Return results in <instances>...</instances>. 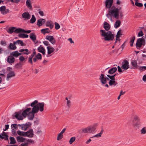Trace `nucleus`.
Wrapping results in <instances>:
<instances>
[{"instance_id":"603ef678","label":"nucleus","mask_w":146,"mask_h":146,"mask_svg":"<svg viewBox=\"0 0 146 146\" xmlns=\"http://www.w3.org/2000/svg\"><path fill=\"white\" fill-rule=\"evenodd\" d=\"M63 137V135L62 134L59 133L58 134L57 138V140H60Z\"/></svg>"},{"instance_id":"5701e85b","label":"nucleus","mask_w":146,"mask_h":146,"mask_svg":"<svg viewBox=\"0 0 146 146\" xmlns=\"http://www.w3.org/2000/svg\"><path fill=\"white\" fill-rule=\"evenodd\" d=\"M16 43L15 42V41L13 42V43H10L8 46V48L11 50H15L17 48V47L16 46Z\"/></svg>"},{"instance_id":"dca6fc26","label":"nucleus","mask_w":146,"mask_h":146,"mask_svg":"<svg viewBox=\"0 0 146 146\" xmlns=\"http://www.w3.org/2000/svg\"><path fill=\"white\" fill-rule=\"evenodd\" d=\"M131 118L133 119V122H134L135 121H140V119L139 116L134 113H133L131 114Z\"/></svg>"},{"instance_id":"a211bd4d","label":"nucleus","mask_w":146,"mask_h":146,"mask_svg":"<svg viewBox=\"0 0 146 146\" xmlns=\"http://www.w3.org/2000/svg\"><path fill=\"white\" fill-rule=\"evenodd\" d=\"M7 61L9 64H12L15 62V59L14 57L10 55L8 56Z\"/></svg>"},{"instance_id":"393cba45","label":"nucleus","mask_w":146,"mask_h":146,"mask_svg":"<svg viewBox=\"0 0 146 146\" xmlns=\"http://www.w3.org/2000/svg\"><path fill=\"white\" fill-rule=\"evenodd\" d=\"M45 22L44 19H40L38 20L37 25L39 27L41 26Z\"/></svg>"},{"instance_id":"e2e57ef3","label":"nucleus","mask_w":146,"mask_h":146,"mask_svg":"<svg viewBox=\"0 0 146 146\" xmlns=\"http://www.w3.org/2000/svg\"><path fill=\"white\" fill-rule=\"evenodd\" d=\"M143 35V33L142 31H140L138 33L137 36L140 37L142 36Z\"/></svg>"},{"instance_id":"cd10ccee","label":"nucleus","mask_w":146,"mask_h":146,"mask_svg":"<svg viewBox=\"0 0 146 146\" xmlns=\"http://www.w3.org/2000/svg\"><path fill=\"white\" fill-rule=\"evenodd\" d=\"M47 53L48 54H51L54 52L55 49L54 48L51 46H48L47 47Z\"/></svg>"},{"instance_id":"6ab92c4d","label":"nucleus","mask_w":146,"mask_h":146,"mask_svg":"<svg viewBox=\"0 0 146 146\" xmlns=\"http://www.w3.org/2000/svg\"><path fill=\"white\" fill-rule=\"evenodd\" d=\"M46 27H49L51 29H52L54 26L53 22L50 20H48L46 21Z\"/></svg>"},{"instance_id":"6e6552de","label":"nucleus","mask_w":146,"mask_h":146,"mask_svg":"<svg viewBox=\"0 0 146 146\" xmlns=\"http://www.w3.org/2000/svg\"><path fill=\"white\" fill-rule=\"evenodd\" d=\"M20 28H18L16 29V28L14 27H10L7 31V32L9 34H12L14 32L15 33H20V31H19Z\"/></svg>"},{"instance_id":"1a4fd4ad","label":"nucleus","mask_w":146,"mask_h":146,"mask_svg":"<svg viewBox=\"0 0 146 146\" xmlns=\"http://www.w3.org/2000/svg\"><path fill=\"white\" fill-rule=\"evenodd\" d=\"M31 125L30 123H26L25 124H18V125L19 126V129H21L22 130L26 131L29 128Z\"/></svg>"},{"instance_id":"3c124183","label":"nucleus","mask_w":146,"mask_h":146,"mask_svg":"<svg viewBox=\"0 0 146 146\" xmlns=\"http://www.w3.org/2000/svg\"><path fill=\"white\" fill-rule=\"evenodd\" d=\"M76 140V137H73L71 138L69 141V143L70 144H71L72 143L75 141Z\"/></svg>"},{"instance_id":"13d9d810","label":"nucleus","mask_w":146,"mask_h":146,"mask_svg":"<svg viewBox=\"0 0 146 146\" xmlns=\"http://www.w3.org/2000/svg\"><path fill=\"white\" fill-rule=\"evenodd\" d=\"M37 59L41 60L42 59V56L40 54L38 53V54L35 56Z\"/></svg>"},{"instance_id":"f3484780","label":"nucleus","mask_w":146,"mask_h":146,"mask_svg":"<svg viewBox=\"0 0 146 146\" xmlns=\"http://www.w3.org/2000/svg\"><path fill=\"white\" fill-rule=\"evenodd\" d=\"M99 80L102 84H105L107 83L106 80V77H104V75L103 74H101L99 77Z\"/></svg>"},{"instance_id":"2eb2a0df","label":"nucleus","mask_w":146,"mask_h":146,"mask_svg":"<svg viewBox=\"0 0 146 146\" xmlns=\"http://www.w3.org/2000/svg\"><path fill=\"white\" fill-rule=\"evenodd\" d=\"M15 76V72L13 71H10L7 74L6 80L9 81L10 79Z\"/></svg>"},{"instance_id":"39448f33","label":"nucleus","mask_w":146,"mask_h":146,"mask_svg":"<svg viewBox=\"0 0 146 146\" xmlns=\"http://www.w3.org/2000/svg\"><path fill=\"white\" fill-rule=\"evenodd\" d=\"M121 9V7L118 9L115 7H112L109 9L111 16L115 19H118L119 16V10Z\"/></svg>"},{"instance_id":"0eeeda50","label":"nucleus","mask_w":146,"mask_h":146,"mask_svg":"<svg viewBox=\"0 0 146 146\" xmlns=\"http://www.w3.org/2000/svg\"><path fill=\"white\" fill-rule=\"evenodd\" d=\"M145 45V40L143 37L137 39L136 46L137 49H140L142 46H144Z\"/></svg>"},{"instance_id":"412c9836","label":"nucleus","mask_w":146,"mask_h":146,"mask_svg":"<svg viewBox=\"0 0 146 146\" xmlns=\"http://www.w3.org/2000/svg\"><path fill=\"white\" fill-rule=\"evenodd\" d=\"M113 0H107L105 2L106 6L107 8H110L112 6Z\"/></svg>"},{"instance_id":"bb28decb","label":"nucleus","mask_w":146,"mask_h":146,"mask_svg":"<svg viewBox=\"0 0 146 146\" xmlns=\"http://www.w3.org/2000/svg\"><path fill=\"white\" fill-rule=\"evenodd\" d=\"M10 54L14 57H17L19 55H21V53H19L17 51H16L11 53Z\"/></svg>"},{"instance_id":"09e8293b","label":"nucleus","mask_w":146,"mask_h":146,"mask_svg":"<svg viewBox=\"0 0 146 146\" xmlns=\"http://www.w3.org/2000/svg\"><path fill=\"white\" fill-rule=\"evenodd\" d=\"M106 17L109 19H110L111 21H112V16H111V15L110 13V11L109 10L108 11V13L106 15Z\"/></svg>"},{"instance_id":"4c0bfd02","label":"nucleus","mask_w":146,"mask_h":146,"mask_svg":"<svg viewBox=\"0 0 146 146\" xmlns=\"http://www.w3.org/2000/svg\"><path fill=\"white\" fill-rule=\"evenodd\" d=\"M36 19L35 15H32V17L30 20V23L32 24L33 23L36 21Z\"/></svg>"},{"instance_id":"ddd939ff","label":"nucleus","mask_w":146,"mask_h":146,"mask_svg":"<svg viewBox=\"0 0 146 146\" xmlns=\"http://www.w3.org/2000/svg\"><path fill=\"white\" fill-rule=\"evenodd\" d=\"M0 11L3 15L6 14L9 12V10L6 9L5 6H3L0 7Z\"/></svg>"},{"instance_id":"72a5a7b5","label":"nucleus","mask_w":146,"mask_h":146,"mask_svg":"<svg viewBox=\"0 0 146 146\" xmlns=\"http://www.w3.org/2000/svg\"><path fill=\"white\" fill-rule=\"evenodd\" d=\"M109 84L110 86L114 85V86H115L117 84V83L115 81V80H110V81L109 82Z\"/></svg>"},{"instance_id":"b1692460","label":"nucleus","mask_w":146,"mask_h":146,"mask_svg":"<svg viewBox=\"0 0 146 146\" xmlns=\"http://www.w3.org/2000/svg\"><path fill=\"white\" fill-rule=\"evenodd\" d=\"M29 37L31 39L33 42H35V41L36 40V36L35 34V33H30L29 35ZM37 42H37L35 43H36Z\"/></svg>"},{"instance_id":"c85d7f7f","label":"nucleus","mask_w":146,"mask_h":146,"mask_svg":"<svg viewBox=\"0 0 146 146\" xmlns=\"http://www.w3.org/2000/svg\"><path fill=\"white\" fill-rule=\"evenodd\" d=\"M38 50L39 52L42 53L43 55H45V50L41 45L38 47Z\"/></svg>"},{"instance_id":"f257e3e1","label":"nucleus","mask_w":146,"mask_h":146,"mask_svg":"<svg viewBox=\"0 0 146 146\" xmlns=\"http://www.w3.org/2000/svg\"><path fill=\"white\" fill-rule=\"evenodd\" d=\"M37 100H35L28 106H31L33 108H28L29 109L26 111V117L27 115L28 118L30 120H33L35 117V114L38 112L39 111L42 112L44 110V104L43 102L38 103Z\"/></svg>"},{"instance_id":"9b49d317","label":"nucleus","mask_w":146,"mask_h":146,"mask_svg":"<svg viewBox=\"0 0 146 146\" xmlns=\"http://www.w3.org/2000/svg\"><path fill=\"white\" fill-rule=\"evenodd\" d=\"M34 134L33 130L31 129L27 132H25V137L32 138L34 137Z\"/></svg>"},{"instance_id":"a18cd8bd","label":"nucleus","mask_w":146,"mask_h":146,"mask_svg":"<svg viewBox=\"0 0 146 146\" xmlns=\"http://www.w3.org/2000/svg\"><path fill=\"white\" fill-rule=\"evenodd\" d=\"M141 134H146V127H143L140 130Z\"/></svg>"},{"instance_id":"864d4df0","label":"nucleus","mask_w":146,"mask_h":146,"mask_svg":"<svg viewBox=\"0 0 146 146\" xmlns=\"http://www.w3.org/2000/svg\"><path fill=\"white\" fill-rule=\"evenodd\" d=\"M55 25V28L56 30H58L60 28V25L57 22L54 23Z\"/></svg>"},{"instance_id":"f704fd0d","label":"nucleus","mask_w":146,"mask_h":146,"mask_svg":"<svg viewBox=\"0 0 146 146\" xmlns=\"http://www.w3.org/2000/svg\"><path fill=\"white\" fill-rule=\"evenodd\" d=\"M41 31L42 33L44 34L47 33H49L50 32V31L49 30V29L48 28L42 29L41 30Z\"/></svg>"},{"instance_id":"49530a36","label":"nucleus","mask_w":146,"mask_h":146,"mask_svg":"<svg viewBox=\"0 0 146 146\" xmlns=\"http://www.w3.org/2000/svg\"><path fill=\"white\" fill-rule=\"evenodd\" d=\"M15 42L16 43V44H20L21 46H24V44L22 40H18L16 41H15Z\"/></svg>"},{"instance_id":"2f4dec72","label":"nucleus","mask_w":146,"mask_h":146,"mask_svg":"<svg viewBox=\"0 0 146 146\" xmlns=\"http://www.w3.org/2000/svg\"><path fill=\"white\" fill-rule=\"evenodd\" d=\"M20 52H23V54L28 55L29 54V50L28 49H22L19 50Z\"/></svg>"},{"instance_id":"423d86ee","label":"nucleus","mask_w":146,"mask_h":146,"mask_svg":"<svg viewBox=\"0 0 146 146\" xmlns=\"http://www.w3.org/2000/svg\"><path fill=\"white\" fill-rule=\"evenodd\" d=\"M29 109H26L23 111L22 112L21 111H19L15 113V117L18 120H23L24 117H26V111H27Z\"/></svg>"},{"instance_id":"7ed1b4c3","label":"nucleus","mask_w":146,"mask_h":146,"mask_svg":"<svg viewBox=\"0 0 146 146\" xmlns=\"http://www.w3.org/2000/svg\"><path fill=\"white\" fill-rule=\"evenodd\" d=\"M16 139L18 142L23 143L21 146H28L30 144H34V140L31 139H26L21 136H18L16 137Z\"/></svg>"},{"instance_id":"c9c22d12","label":"nucleus","mask_w":146,"mask_h":146,"mask_svg":"<svg viewBox=\"0 0 146 146\" xmlns=\"http://www.w3.org/2000/svg\"><path fill=\"white\" fill-rule=\"evenodd\" d=\"M104 131L103 129H102L100 132L96 135L92 137H96L97 138H99L102 136V135L103 134Z\"/></svg>"},{"instance_id":"0e129e2a","label":"nucleus","mask_w":146,"mask_h":146,"mask_svg":"<svg viewBox=\"0 0 146 146\" xmlns=\"http://www.w3.org/2000/svg\"><path fill=\"white\" fill-rule=\"evenodd\" d=\"M2 71L3 72V73H2V71L0 72V76H1L3 77H5V70H3Z\"/></svg>"},{"instance_id":"a19ab883","label":"nucleus","mask_w":146,"mask_h":146,"mask_svg":"<svg viewBox=\"0 0 146 146\" xmlns=\"http://www.w3.org/2000/svg\"><path fill=\"white\" fill-rule=\"evenodd\" d=\"M20 31V33H30L31 31V30L25 31L23 29L20 28L19 31Z\"/></svg>"},{"instance_id":"5fc2aeb1","label":"nucleus","mask_w":146,"mask_h":146,"mask_svg":"<svg viewBox=\"0 0 146 146\" xmlns=\"http://www.w3.org/2000/svg\"><path fill=\"white\" fill-rule=\"evenodd\" d=\"M22 64L20 63H19L15 65V67L16 68L19 69L21 68L22 67Z\"/></svg>"},{"instance_id":"6e6d98bb","label":"nucleus","mask_w":146,"mask_h":146,"mask_svg":"<svg viewBox=\"0 0 146 146\" xmlns=\"http://www.w3.org/2000/svg\"><path fill=\"white\" fill-rule=\"evenodd\" d=\"M135 4L136 6H138L139 7H141L143 6V5L142 3H138L137 2H135Z\"/></svg>"},{"instance_id":"4be33fe9","label":"nucleus","mask_w":146,"mask_h":146,"mask_svg":"<svg viewBox=\"0 0 146 146\" xmlns=\"http://www.w3.org/2000/svg\"><path fill=\"white\" fill-rule=\"evenodd\" d=\"M113 0H107L105 2L106 6L107 8H110L112 6Z\"/></svg>"},{"instance_id":"774afa93","label":"nucleus","mask_w":146,"mask_h":146,"mask_svg":"<svg viewBox=\"0 0 146 146\" xmlns=\"http://www.w3.org/2000/svg\"><path fill=\"white\" fill-rule=\"evenodd\" d=\"M1 44L4 46H5L7 44L6 42L5 41H1Z\"/></svg>"},{"instance_id":"f03ea898","label":"nucleus","mask_w":146,"mask_h":146,"mask_svg":"<svg viewBox=\"0 0 146 146\" xmlns=\"http://www.w3.org/2000/svg\"><path fill=\"white\" fill-rule=\"evenodd\" d=\"M100 33L101 36L104 37L105 41H112L114 38V35L111 31L106 32L105 30H100Z\"/></svg>"},{"instance_id":"c756f323","label":"nucleus","mask_w":146,"mask_h":146,"mask_svg":"<svg viewBox=\"0 0 146 146\" xmlns=\"http://www.w3.org/2000/svg\"><path fill=\"white\" fill-rule=\"evenodd\" d=\"M26 5L27 7L30 9L31 10L32 9V4L31 0H27L26 1Z\"/></svg>"},{"instance_id":"37998d69","label":"nucleus","mask_w":146,"mask_h":146,"mask_svg":"<svg viewBox=\"0 0 146 146\" xmlns=\"http://www.w3.org/2000/svg\"><path fill=\"white\" fill-rule=\"evenodd\" d=\"M18 125L16 124H13L11 125V127L12 130H16L17 129Z\"/></svg>"},{"instance_id":"79ce46f5","label":"nucleus","mask_w":146,"mask_h":146,"mask_svg":"<svg viewBox=\"0 0 146 146\" xmlns=\"http://www.w3.org/2000/svg\"><path fill=\"white\" fill-rule=\"evenodd\" d=\"M132 66L135 68H136L137 66V62L135 60H132L131 62Z\"/></svg>"},{"instance_id":"4468645a","label":"nucleus","mask_w":146,"mask_h":146,"mask_svg":"<svg viewBox=\"0 0 146 146\" xmlns=\"http://www.w3.org/2000/svg\"><path fill=\"white\" fill-rule=\"evenodd\" d=\"M46 38L52 44H54L55 43V39L53 36L47 35L46 36Z\"/></svg>"},{"instance_id":"f8f14e48","label":"nucleus","mask_w":146,"mask_h":146,"mask_svg":"<svg viewBox=\"0 0 146 146\" xmlns=\"http://www.w3.org/2000/svg\"><path fill=\"white\" fill-rule=\"evenodd\" d=\"M22 18L24 20H28L30 19L31 15L29 13L25 12L22 14Z\"/></svg>"},{"instance_id":"4d7b16f0","label":"nucleus","mask_w":146,"mask_h":146,"mask_svg":"<svg viewBox=\"0 0 146 146\" xmlns=\"http://www.w3.org/2000/svg\"><path fill=\"white\" fill-rule=\"evenodd\" d=\"M66 106L68 108H70L71 107V102L70 100L67 101L66 102Z\"/></svg>"},{"instance_id":"e433bc0d","label":"nucleus","mask_w":146,"mask_h":146,"mask_svg":"<svg viewBox=\"0 0 146 146\" xmlns=\"http://www.w3.org/2000/svg\"><path fill=\"white\" fill-rule=\"evenodd\" d=\"M9 139L10 141V144H14L16 143V141L14 137H10Z\"/></svg>"},{"instance_id":"ea45409f","label":"nucleus","mask_w":146,"mask_h":146,"mask_svg":"<svg viewBox=\"0 0 146 146\" xmlns=\"http://www.w3.org/2000/svg\"><path fill=\"white\" fill-rule=\"evenodd\" d=\"M18 36L21 38H28L29 36V35L27 34L19 33L18 35Z\"/></svg>"},{"instance_id":"69168bd1","label":"nucleus","mask_w":146,"mask_h":146,"mask_svg":"<svg viewBox=\"0 0 146 146\" xmlns=\"http://www.w3.org/2000/svg\"><path fill=\"white\" fill-rule=\"evenodd\" d=\"M135 39V37L134 36L131 37L130 38V42L134 43Z\"/></svg>"},{"instance_id":"58836bf2","label":"nucleus","mask_w":146,"mask_h":146,"mask_svg":"<svg viewBox=\"0 0 146 146\" xmlns=\"http://www.w3.org/2000/svg\"><path fill=\"white\" fill-rule=\"evenodd\" d=\"M17 134L20 136L25 137V132L19 130L17 131Z\"/></svg>"},{"instance_id":"aec40b11","label":"nucleus","mask_w":146,"mask_h":146,"mask_svg":"<svg viewBox=\"0 0 146 146\" xmlns=\"http://www.w3.org/2000/svg\"><path fill=\"white\" fill-rule=\"evenodd\" d=\"M8 136L6 133L4 131H3L2 133L0 134V138L2 139H4L5 140H8Z\"/></svg>"},{"instance_id":"052dcab7","label":"nucleus","mask_w":146,"mask_h":146,"mask_svg":"<svg viewBox=\"0 0 146 146\" xmlns=\"http://www.w3.org/2000/svg\"><path fill=\"white\" fill-rule=\"evenodd\" d=\"M44 44L46 46H50V44H49L48 41H45L43 42Z\"/></svg>"},{"instance_id":"680f3d73","label":"nucleus","mask_w":146,"mask_h":146,"mask_svg":"<svg viewBox=\"0 0 146 146\" xmlns=\"http://www.w3.org/2000/svg\"><path fill=\"white\" fill-rule=\"evenodd\" d=\"M139 70L141 71H144L146 70V66H141L139 68Z\"/></svg>"},{"instance_id":"de8ad7c7","label":"nucleus","mask_w":146,"mask_h":146,"mask_svg":"<svg viewBox=\"0 0 146 146\" xmlns=\"http://www.w3.org/2000/svg\"><path fill=\"white\" fill-rule=\"evenodd\" d=\"M140 124V123L139 121H137V122L135 123L134 122H133V125L134 127L138 128Z\"/></svg>"},{"instance_id":"473e14b6","label":"nucleus","mask_w":146,"mask_h":146,"mask_svg":"<svg viewBox=\"0 0 146 146\" xmlns=\"http://www.w3.org/2000/svg\"><path fill=\"white\" fill-rule=\"evenodd\" d=\"M121 24V22L119 20H117L115 22L114 25V27L115 28H117L119 27Z\"/></svg>"},{"instance_id":"338daca9","label":"nucleus","mask_w":146,"mask_h":146,"mask_svg":"<svg viewBox=\"0 0 146 146\" xmlns=\"http://www.w3.org/2000/svg\"><path fill=\"white\" fill-rule=\"evenodd\" d=\"M121 30H119L117 32L116 36L120 37V35H122V34L121 33Z\"/></svg>"},{"instance_id":"9d476101","label":"nucleus","mask_w":146,"mask_h":146,"mask_svg":"<svg viewBox=\"0 0 146 146\" xmlns=\"http://www.w3.org/2000/svg\"><path fill=\"white\" fill-rule=\"evenodd\" d=\"M129 67V62L128 61L126 60H123L122 63V68L124 70H127Z\"/></svg>"},{"instance_id":"7c9ffc66","label":"nucleus","mask_w":146,"mask_h":146,"mask_svg":"<svg viewBox=\"0 0 146 146\" xmlns=\"http://www.w3.org/2000/svg\"><path fill=\"white\" fill-rule=\"evenodd\" d=\"M116 67H113L111 68L108 72V73L110 74H112L115 73L117 70Z\"/></svg>"},{"instance_id":"c03bdc74","label":"nucleus","mask_w":146,"mask_h":146,"mask_svg":"<svg viewBox=\"0 0 146 146\" xmlns=\"http://www.w3.org/2000/svg\"><path fill=\"white\" fill-rule=\"evenodd\" d=\"M116 75V74H115L114 75L111 76L110 75H107V76L110 79V80H115V76Z\"/></svg>"},{"instance_id":"20e7f679","label":"nucleus","mask_w":146,"mask_h":146,"mask_svg":"<svg viewBox=\"0 0 146 146\" xmlns=\"http://www.w3.org/2000/svg\"><path fill=\"white\" fill-rule=\"evenodd\" d=\"M97 125H90L82 129V132L85 133H93L96 131Z\"/></svg>"},{"instance_id":"bf43d9fd","label":"nucleus","mask_w":146,"mask_h":146,"mask_svg":"<svg viewBox=\"0 0 146 146\" xmlns=\"http://www.w3.org/2000/svg\"><path fill=\"white\" fill-rule=\"evenodd\" d=\"M33 58V57L30 56L29 57L28 59V62L31 64H33V62L32 60Z\"/></svg>"},{"instance_id":"8fccbe9b","label":"nucleus","mask_w":146,"mask_h":146,"mask_svg":"<svg viewBox=\"0 0 146 146\" xmlns=\"http://www.w3.org/2000/svg\"><path fill=\"white\" fill-rule=\"evenodd\" d=\"M120 37H119L118 36H116V41H115V45H116V44L117 42V41H118V45H119L120 44V41L121 39L119 38Z\"/></svg>"},{"instance_id":"a878e982","label":"nucleus","mask_w":146,"mask_h":146,"mask_svg":"<svg viewBox=\"0 0 146 146\" xmlns=\"http://www.w3.org/2000/svg\"><path fill=\"white\" fill-rule=\"evenodd\" d=\"M103 27L106 31H108L110 29V24L106 22H104Z\"/></svg>"}]
</instances>
